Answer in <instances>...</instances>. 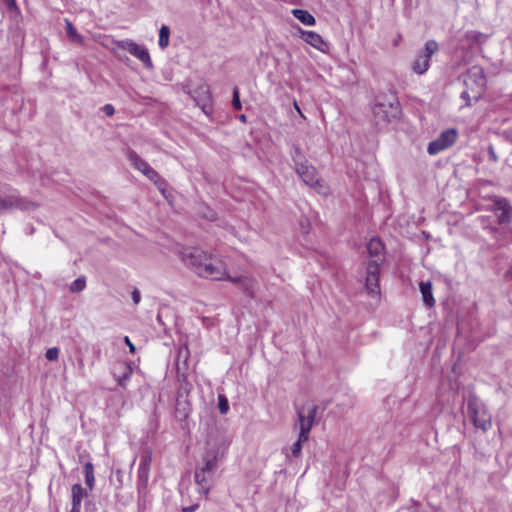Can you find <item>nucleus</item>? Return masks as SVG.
Wrapping results in <instances>:
<instances>
[{
	"label": "nucleus",
	"mask_w": 512,
	"mask_h": 512,
	"mask_svg": "<svg viewBox=\"0 0 512 512\" xmlns=\"http://www.w3.org/2000/svg\"><path fill=\"white\" fill-rule=\"evenodd\" d=\"M178 256L186 267L200 277L212 280H227L229 276L226 264L221 258L210 255L200 248H182L178 251Z\"/></svg>",
	"instance_id": "obj_1"
},
{
	"label": "nucleus",
	"mask_w": 512,
	"mask_h": 512,
	"mask_svg": "<svg viewBox=\"0 0 512 512\" xmlns=\"http://www.w3.org/2000/svg\"><path fill=\"white\" fill-rule=\"evenodd\" d=\"M317 411L318 406L313 402H306L297 408L295 427L299 428V435L291 446V455L295 458L301 455L302 445L309 439V433L315 423Z\"/></svg>",
	"instance_id": "obj_2"
},
{
	"label": "nucleus",
	"mask_w": 512,
	"mask_h": 512,
	"mask_svg": "<svg viewBox=\"0 0 512 512\" xmlns=\"http://www.w3.org/2000/svg\"><path fill=\"white\" fill-rule=\"evenodd\" d=\"M302 156L299 149H296L293 160L295 163V170L302 181L312 187L316 192L322 195L329 193V188L324 180L318 178L316 168L308 163V161H301Z\"/></svg>",
	"instance_id": "obj_3"
},
{
	"label": "nucleus",
	"mask_w": 512,
	"mask_h": 512,
	"mask_svg": "<svg viewBox=\"0 0 512 512\" xmlns=\"http://www.w3.org/2000/svg\"><path fill=\"white\" fill-rule=\"evenodd\" d=\"M400 114L399 102L395 97L378 100L373 107V115L378 122L389 123Z\"/></svg>",
	"instance_id": "obj_4"
},
{
	"label": "nucleus",
	"mask_w": 512,
	"mask_h": 512,
	"mask_svg": "<svg viewBox=\"0 0 512 512\" xmlns=\"http://www.w3.org/2000/svg\"><path fill=\"white\" fill-rule=\"evenodd\" d=\"M439 50V45L435 40H428L423 51H421L411 64V69L418 75L424 74L430 66L431 57Z\"/></svg>",
	"instance_id": "obj_5"
},
{
	"label": "nucleus",
	"mask_w": 512,
	"mask_h": 512,
	"mask_svg": "<svg viewBox=\"0 0 512 512\" xmlns=\"http://www.w3.org/2000/svg\"><path fill=\"white\" fill-rule=\"evenodd\" d=\"M458 132L454 128L447 129L428 144L427 152L430 155H437L441 151L451 147L457 140Z\"/></svg>",
	"instance_id": "obj_6"
},
{
	"label": "nucleus",
	"mask_w": 512,
	"mask_h": 512,
	"mask_svg": "<svg viewBox=\"0 0 512 512\" xmlns=\"http://www.w3.org/2000/svg\"><path fill=\"white\" fill-rule=\"evenodd\" d=\"M468 411L476 428H480L484 432L491 428V415L484 406L476 402H470L468 404Z\"/></svg>",
	"instance_id": "obj_7"
},
{
	"label": "nucleus",
	"mask_w": 512,
	"mask_h": 512,
	"mask_svg": "<svg viewBox=\"0 0 512 512\" xmlns=\"http://www.w3.org/2000/svg\"><path fill=\"white\" fill-rule=\"evenodd\" d=\"M464 83L470 89L475 88L473 98L477 100L482 93V89L486 84V78L482 68L474 66L468 70L464 77Z\"/></svg>",
	"instance_id": "obj_8"
},
{
	"label": "nucleus",
	"mask_w": 512,
	"mask_h": 512,
	"mask_svg": "<svg viewBox=\"0 0 512 512\" xmlns=\"http://www.w3.org/2000/svg\"><path fill=\"white\" fill-rule=\"evenodd\" d=\"M380 259H372L366 268L365 286L371 295L379 294Z\"/></svg>",
	"instance_id": "obj_9"
},
{
	"label": "nucleus",
	"mask_w": 512,
	"mask_h": 512,
	"mask_svg": "<svg viewBox=\"0 0 512 512\" xmlns=\"http://www.w3.org/2000/svg\"><path fill=\"white\" fill-rule=\"evenodd\" d=\"M120 47L139 59L147 68H152L153 63L148 49L134 41L126 40L121 42Z\"/></svg>",
	"instance_id": "obj_10"
},
{
	"label": "nucleus",
	"mask_w": 512,
	"mask_h": 512,
	"mask_svg": "<svg viewBox=\"0 0 512 512\" xmlns=\"http://www.w3.org/2000/svg\"><path fill=\"white\" fill-rule=\"evenodd\" d=\"M31 205L30 202L24 200L16 193L5 196L0 195V213L14 208L29 209Z\"/></svg>",
	"instance_id": "obj_11"
},
{
	"label": "nucleus",
	"mask_w": 512,
	"mask_h": 512,
	"mask_svg": "<svg viewBox=\"0 0 512 512\" xmlns=\"http://www.w3.org/2000/svg\"><path fill=\"white\" fill-rule=\"evenodd\" d=\"M493 211L497 216L499 224H506L512 221V206L507 199H495L493 203Z\"/></svg>",
	"instance_id": "obj_12"
},
{
	"label": "nucleus",
	"mask_w": 512,
	"mask_h": 512,
	"mask_svg": "<svg viewBox=\"0 0 512 512\" xmlns=\"http://www.w3.org/2000/svg\"><path fill=\"white\" fill-rule=\"evenodd\" d=\"M220 454L219 451L215 448L208 449L203 457H202V464L197 469L201 470L203 472H206L208 474H215L217 468H218V460H219Z\"/></svg>",
	"instance_id": "obj_13"
},
{
	"label": "nucleus",
	"mask_w": 512,
	"mask_h": 512,
	"mask_svg": "<svg viewBox=\"0 0 512 512\" xmlns=\"http://www.w3.org/2000/svg\"><path fill=\"white\" fill-rule=\"evenodd\" d=\"M227 280L238 286L241 290L250 296H253L257 282L256 280L248 275H240L237 277L228 276Z\"/></svg>",
	"instance_id": "obj_14"
},
{
	"label": "nucleus",
	"mask_w": 512,
	"mask_h": 512,
	"mask_svg": "<svg viewBox=\"0 0 512 512\" xmlns=\"http://www.w3.org/2000/svg\"><path fill=\"white\" fill-rule=\"evenodd\" d=\"M303 40L319 50L322 53H327L329 50V45L324 41L321 35L314 31H301Z\"/></svg>",
	"instance_id": "obj_15"
},
{
	"label": "nucleus",
	"mask_w": 512,
	"mask_h": 512,
	"mask_svg": "<svg viewBox=\"0 0 512 512\" xmlns=\"http://www.w3.org/2000/svg\"><path fill=\"white\" fill-rule=\"evenodd\" d=\"M213 477H214L213 474H208V473L203 472L198 469L195 470L194 478H195V482L198 487L199 493H201L205 496L208 495L210 488H211L212 481H213Z\"/></svg>",
	"instance_id": "obj_16"
},
{
	"label": "nucleus",
	"mask_w": 512,
	"mask_h": 512,
	"mask_svg": "<svg viewBox=\"0 0 512 512\" xmlns=\"http://www.w3.org/2000/svg\"><path fill=\"white\" fill-rule=\"evenodd\" d=\"M88 495L87 490H85L81 484L76 483L71 487V508L81 509V503L84 497Z\"/></svg>",
	"instance_id": "obj_17"
},
{
	"label": "nucleus",
	"mask_w": 512,
	"mask_h": 512,
	"mask_svg": "<svg viewBox=\"0 0 512 512\" xmlns=\"http://www.w3.org/2000/svg\"><path fill=\"white\" fill-rule=\"evenodd\" d=\"M128 160L132 163L135 169L140 171L142 174L145 173L151 166L143 160L135 151L128 150L126 153Z\"/></svg>",
	"instance_id": "obj_18"
},
{
	"label": "nucleus",
	"mask_w": 512,
	"mask_h": 512,
	"mask_svg": "<svg viewBox=\"0 0 512 512\" xmlns=\"http://www.w3.org/2000/svg\"><path fill=\"white\" fill-rule=\"evenodd\" d=\"M420 292L422 294L423 301L427 307H433L435 304V299L432 294V284L430 281L420 282L419 284Z\"/></svg>",
	"instance_id": "obj_19"
},
{
	"label": "nucleus",
	"mask_w": 512,
	"mask_h": 512,
	"mask_svg": "<svg viewBox=\"0 0 512 512\" xmlns=\"http://www.w3.org/2000/svg\"><path fill=\"white\" fill-rule=\"evenodd\" d=\"M144 175L152 181L161 193H164L167 188V182L159 175V173L150 167L145 171Z\"/></svg>",
	"instance_id": "obj_20"
},
{
	"label": "nucleus",
	"mask_w": 512,
	"mask_h": 512,
	"mask_svg": "<svg viewBox=\"0 0 512 512\" xmlns=\"http://www.w3.org/2000/svg\"><path fill=\"white\" fill-rule=\"evenodd\" d=\"M144 175L152 181L161 193H164L167 188V182L159 175V173L150 167L145 171Z\"/></svg>",
	"instance_id": "obj_21"
},
{
	"label": "nucleus",
	"mask_w": 512,
	"mask_h": 512,
	"mask_svg": "<svg viewBox=\"0 0 512 512\" xmlns=\"http://www.w3.org/2000/svg\"><path fill=\"white\" fill-rule=\"evenodd\" d=\"M367 250L371 257H375V259H380V263L382 262L381 254L383 251V244L378 238H372L367 244Z\"/></svg>",
	"instance_id": "obj_22"
},
{
	"label": "nucleus",
	"mask_w": 512,
	"mask_h": 512,
	"mask_svg": "<svg viewBox=\"0 0 512 512\" xmlns=\"http://www.w3.org/2000/svg\"><path fill=\"white\" fill-rule=\"evenodd\" d=\"M292 15L297 18L301 23L307 26H313L316 23L314 16L303 9H293Z\"/></svg>",
	"instance_id": "obj_23"
},
{
	"label": "nucleus",
	"mask_w": 512,
	"mask_h": 512,
	"mask_svg": "<svg viewBox=\"0 0 512 512\" xmlns=\"http://www.w3.org/2000/svg\"><path fill=\"white\" fill-rule=\"evenodd\" d=\"M65 26H66V34H67L68 39L71 42L78 43V44L82 45L84 43L83 36L77 32L76 28L74 27V25L72 24V22L69 19H65Z\"/></svg>",
	"instance_id": "obj_24"
},
{
	"label": "nucleus",
	"mask_w": 512,
	"mask_h": 512,
	"mask_svg": "<svg viewBox=\"0 0 512 512\" xmlns=\"http://www.w3.org/2000/svg\"><path fill=\"white\" fill-rule=\"evenodd\" d=\"M85 472V484L89 491H92L95 486V475H94V466L91 462H87L84 465Z\"/></svg>",
	"instance_id": "obj_25"
},
{
	"label": "nucleus",
	"mask_w": 512,
	"mask_h": 512,
	"mask_svg": "<svg viewBox=\"0 0 512 512\" xmlns=\"http://www.w3.org/2000/svg\"><path fill=\"white\" fill-rule=\"evenodd\" d=\"M170 41V28L167 25H162L159 30L158 45L161 49L168 47Z\"/></svg>",
	"instance_id": "obj_26"
},
{
	"label": "nucleus",
	"mask_w": 512,
	"mask_h": 512,
	"mask_svg": "<svg viewBox=\"0 0 512 512\" xmlns=\"http://www.w3.org/2000/svg\"><path fill=\"white\" fill-rule=\"evenodd\" d=\"M149 472H150V469H148V468L138 467V471H137V477H138L137 485H138L139 489H144V488L147 487L148 481H149Z\"/></svg>",
	"instance_id": "obj_27"
},
{
	"label": "nucleus",
	"mask_w": 512,
	"mask_h": 512,
	"mask_svg": "<svg viewBox=\"0 0 512 512\" xmlns=\"http://www.w3.org/2000/svg\"><path fill=\"white\" fill-rule=\"evenodd\" d=\"M86 286V280L84 277H79L76 280H74L70 286V290L72 292H80L82 291Z\"/></svg>",
	"instance_id": "obj_28"
},
{
	"label": "nucleus",
	"mask_w": 512,
	"mask_h": 512,
	"mask_svg": "<svg viewBox=\"0 0 512 512\" xmlns=\"http://www.w3.org/2000/svg\"><path fill=\"white\" fill-rule=\"evenodd\" d=\"M152 463V453L150 451H144L141 455L139 467L150 469Z\"/></svg>",
	"instance_id": "obj_29"
},
{
	"label": "nucleus",
	"mask_w": 512,
	"mask_h": 512,
	"mask_svg": "<svg viewBox=\"0 0 512 512\" xmlns=\"http://www.w3.org/2000/svg\"><path fill=\"white\" fill-rule=\"evenodd\" d=\"M218 408L221 414H226L229 410L228 400L224 395L218 396Z\"/></svg>",
	"instance_id": "obj_30"
},
{
	"label": "nucleus",
	"mask_w": 512,
	"mask_h": 512,
	"mask_svg": "<svg viewBox=\"0 0 512 512\" xmlns=\"http://www.w3.org/2000/svg\"><path fill=\"white\" fill-rule=\"evenodd\" d=\"M59 348L57 347H52V348H49L46 353H45V357L49 360V361H56L58 360V357H59Z\"/></svg>",
	"instance_id": "obj_31"
},
{
	"label": "nucleus",
	"mask_w": 512,
	"mask_h": 512,
	"mask_svg": "<svg viewBox=\"0 0 512 512\" xmlns=\"http://www.w3.org/2000/svg\"><path fill=\"white\" fill-rule=\"evenodd\" d=\"M232 105H233L234 109H236V110H241V108H242V105L240 102L239 90L237 87H235L233 90Z\"/></svg>",
	"instance_id": "obj_32"
},
{
	"label": "nucleus",
	"mask_w": 512,
	"mask_h": 512,
	"mask_svg": "<svg viewBox=\"0 0 512 512\" xmlns=\"http://www.w3.org/2000/svg\"><path fill=\"white\" fill-rule=\"evenodd\" d=\"M131 296L134 304H139V302L141 301L140 291L138 289H134L131 293Z\"/></svg>",
	"instance_id": "obj_33"
},
{
	"label": "nucleus",
	"mask_w": 512,
	"mask_h": 512,
	"mask_svg": "<svg viewBox=\"0 0 512 512\" xmlns=\"http://www.w3.org/2000/svg\"><path fill=\"white\" fill-rule=\"evenodd\" d=\"M488 155H489V158L491 161L493 162H497L498 161V156L494 150V147L492 145H490L488 147Z\"/></svg>",
	"instance_id": "obj_34"
},
{
	"label": "nucleus",
	"mask_w": 512,
	"mask_h": 512,
	"mask_svg": "<svg viewBox=\"0 0 512 512\" xmlns=\"http://www.w3.org/2000/svg\"><path fill=\"white\" fill-rule=\"evenodd\" d=\"M102 110L107 116H112L115 112L114 107L111 104H105Z\"/></svg>",
	"instance_id": "obj_35"
},
{
	"label": "nucleus",
	"mask_w": 512,
	"mask_h": 512,
	"mask_svg": "<svg viewBox=\"0 0 512 512\" xmlns=\"http://www.w3.org/2000/svg\"><path fill=\"white\" fill-rule=\"evenodd\" d=\"M5 3H6V5H7L9 10H16L17 9L16 0H5Z\"/></svg>",
	"instance_id": "obj_36"
},
{
	"label": "nucleus",
	"mask_w": 512,
	"mask_h": 512,
	"mask_svg": "<svg viewBox=\"0 0 512 512\" xmlns=\"http://www.w3.org/2000/svg\"><path fill=\"white\" fill-rule=\"evenodd\" d=\"M124 342L127 344V346L129 347V350L131 353H134L135 352V346L134 344L130 341L129 337L128 336H125L124 337Z\"/></svg>",
	"instance_id": "obj_37"
},
{
	"label": "nucleus",
	"mask_w": 512,
	"mask_h": 512,
	"mask_svg": "<svg viewBox=\"0 0 512 512\" xmlns=\"http://www.w3.org/2000/svg\"><path fill=\"white\" fill-rule=\"evenodd\" d=\"M198 509V505L194 504L191 506L183 507L182 512H195Z\"/></svg>",
	"instance_id": "obj_38"
},
{
	"label": "nucleus",
	"mask_w": 512,
	"mask_h": 512,
	"mask_svg": "<svg viewBox=\"0 0 512 512\" xmlns=\"http://www.w3.org/2000/svg\"><path fill=\"white\" fill-rule=\"evenodd\" d=\"M295 110L297 111V113L300 115L301 118L303 119H306L305 115L303 114V112L301 111L298 103L296 101H294V104H293Z\"/></svg>",
	"instance_id": "obj_39"
},
{
	"label": "nucleus",
	"mask_w": 512,
	"mask_h": 512,
	"mask_svg": "<svg viewBox=\"0 0 512 512\" xmlns=\"http://www.w3.org/2000/svg\"><path fill=\"white\" fill-rule=\"evenodd\" d=\"M85 364L82 357L78 359V369L82 372H84Z\"/></svg>",
	"instance_id": "obj_40"
},
{
	"label": "nucleus",
	"mask_w": 512,
	"mask_h": 512,
	"mask_svg": "<svg viewBox=\"0 0 512 512\" xmlns=\"http://www.w3.org/2000/svg\"><path fill=\"white\" fill-rule=\"evenodd\" d=\"M461 98H463L464 100L469 101V100H470V94H469V91H463V92L461 93Z\"/></svg>",
	"instance_id": "obj_41"
},
{
	"label": "nucleus",
	"mask_w": 512,
	"mask_h": 512,
	"mask_svg": "<svg viewBox=\"0 0 512 512\" xmlns=\"http://www.w3.org/2000/svg\"><path fill=\"white\" fill-rule=\"evenodd\" d=\"M506 278L512 280V267L506 272Z\"/></svg>",
	"instance_id": "obj_42"
},
{
	"label": "nucleus",
	"mask_w": 512,
	"mask_h": 512,
	"mask_svg": "<svg viewBox=\"0 0 512 512\" xmlns=\"http://www.w3.org/2000/svg\"><path fill=\"white\" fill-rule=\"evenodd\" d=\"M128 378V375H126L125 377H123L122 379H119L118 380V383L120 386H124V381Z\"/></svg>",
	"instance_id": "obj_43"
},
{
	"label": "nucleus",
	"mask_w": 512,
	"mask_h": 512,
	"mask_svg": "<svg viewBox=\"0 0 512 512\" xmlns=\"http://www.w3.org/2000/svg\"><path fill=\"white\" fill-rule=\"evenodd\" d=\"M239 120H240L241 122H243V123H246L247 118H246V116H245L244 114H242V115H240V116H239Z\"/></svg>",
	"instance_id": "obj_44"
},
{
	"label": "nucleus",
	"mask_w": 512,
	"mask_h": 512,
	"mask_svg": "<svg viewBox=\"0 0 512 512\" xmlns=\"http://www.w3.org/2000/svg\"><path fill=\"white\" fill-rule=\"evenodd\" d=\"M70 512H81V509L71 508Z\"/></svg>",
	"instance_id": "obj_45"
}]
</instances>
